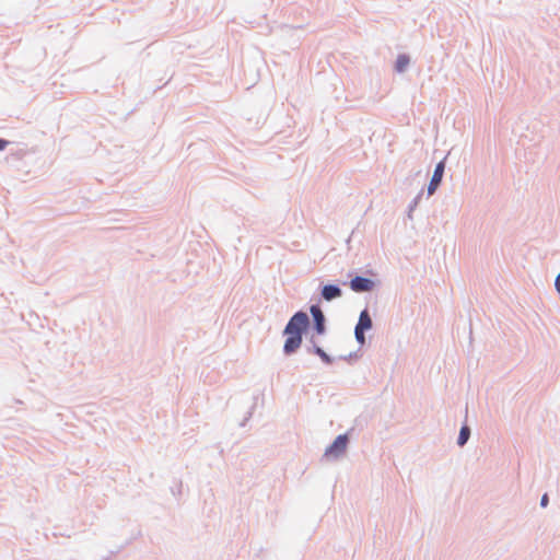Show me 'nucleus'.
Returning <instances> with one entry per match:
<instances>
[{
	"mask_svg": "<svg viewBox=\"0 0 560 560\" xmlns=\"http://www.w3.org/2000/svg\"><path fill=\"white\" fill-rule=\"evenodd\" d=\"M310 325L308 315L302 311L295 313L288 322L283 335L287 339L283 345V352L290 355L298 351L302 343V334Z\"/></svg>",
	"mask_w": 560,
	"mask_h": 560,
	"instance_id": "nucleus-1",
	"label": "nucleus"
},
{
	"mask_svg": "<svg viewBox=\"0 0 560 560\" xmlns=\"http://www.w3.org/2000/svg\"><path fill=\"white\" fill-rule=\"evenodd\" d=\"M348 443L349 439L347 434L338 435L334 442L325 450L324 457L329 460H337L341 458L347 451Z\"/></svg>",
	"mask_w": 560,
	"mask_h": 560,
	"instance_id": "nucleus-2",
	"label": "nucleus"
},
{
	"mask_svg": "<svg viewBox=\"0 0 560 560\" xmlns=\"http://www.w3.org/2000/svg\"><path fill=\"white\" fill-rule=\"evenodd\" d=\"M444 171H445V159L442 160L441 162H439L434 168V172H433V175L431 177V180L428 185V196H432L435 194V191L438 190L439 186L441 185L442 183V178H443V175H444Z\"/></svg>",
	"mask_w": 560,
	"mask_h": 560,
	"instance_id": "nucleus-3",
	"label": "nucleus"
},
{
	"mask_svg": "<svg viewBox=\"0 0 560 560\" xmlns=\"http://www.w3.org/2000/svg\"><path fill=\"white\" fill-rule=\"evenodd\" d=\"M375 288V282L371 279L357 276L350 281V289L354 292H371Z\"/></svg>",
	"mask_w": 560,
	"mask_h": 560,
	"instance_id": "nucleus-4",
	"label": "nucleus"
},
{
	"mask_svg": "<svg viewBox=\"0 0 560 560\" xmlns=\"http://www.w3.org/2000/svg\"><path fill=\"white\" fill-rule=\"evenodd\" d=\"M310 312L314 319V329L318 335L326 332L325 315L318 305H312Z\"/></svg>",
	"mask_w": 560,
	"mask_h": 560,
	"instance_id": "nucleus-5",
	"label": "nucleus"
},
{
	"mask_svg": "<svg viewBox=\"0 0 560 560\" xmlns=\"http://www.w3.org/2000/svg\"><path fill=\"white\" fill-rule=\"evenodd\" d=\"M342 295V291L338 285L335 284H326L322 289V298L325 301H332L339 299Z\"/></svg>",
	"mask_w": 560,
	"mask_h": 560,
	"instance_id": "nucleus-6",
	"label": "nucleus"
},
{
	"mask_svg": "<svg viewBox=\"0 0 560 560\" xmlns=\"http://www.w3.org/2000/svg\"><path fill=\"white\" fill-rule=\"evenodd\" d=\"M372 318L368 312V310H363L361 313H360V316H359V320L355 325V328L360 329V330H363V331H366V330H370L372 328Z\"/></svg>",
	"mask_w": 560,
	"mask_h": 560,
	"instance_id": "nucleus-7",
	"label": "nucleus"
},
{
	"mask_svg": "<svg viewBox=\"0 0 560 560\" xmlns=\"http://www.w3.org/2000/svg\"><path fill=\"white\" fill-rule=\"evenodd\" d=\"M410 63V58L406 54L398 55L396 62H395V70L399 73H402L407 70L408 66Z\"/></svg>",
	"mask_w": 560,
	"mask_h": 560,
	"instance_id": "nucleus-8",
	"label": "nucleus"
},
{
	"mask_svg": "<svg viewBox=\"0 0 560 560\" xmlns=\"http://www.w3.org/2000/svg\"><path fill=\"white\" fill-rule=\"evenodd\" d=\"M470 436V429L467 425L462 427L457 439V444L464 446Z\"/></svg>",
	"mask_w": 560,
	"mask_h": 560,
	"instance_id": "nucleus-9",
	"label": "nucleus"
},
{
	"mask_svg": "<svg viewBox=\"0 0 560 560\" xmlns=\"http://www.w3.org/2000/svg\"><path fill=\"white\" fill-rule=\"evenodd\" d=\"M313 352L317 354L325 363L330 364L332 359L318 346H313Z\"/></svg>",
	"mask_w": 560,
	"mask_h": 560,
	"instance_id": "nucleus-10",
	"label": "nucleus"
},
{
	"mask_svg": "<svg viewBox=\"0 0 560 560\" xmlns=\"http://www.w3.org/2000/svg\"><path fill=\"white\" fill-rule=\"evenodd\" d=\"M421 195H422V191L420 194H418V196L412 200V202L409 205V208H408V218L409 219H412V212L415 211V209L417 208L419 201H420V198H421Z\"/></svg>",
	"mask_w": 560,
	"mask_h": 560,
	"instance_id": "nucleus-11",
	"label": "nucleus"
},
{
	"mask_svg": "<svg viewBox=\"0 0 560 560\" xmlns=\"http://www.w3.org/2000/svg\"><path fill=\"white\" fill-rule=\"evenodd\" d=\"M354 337H355V340L358 341V343H360V345H364L365 343V336H364V331L363 330L354 328Z\"/></svg>",
	"mask_w": 560,
	"mask_h": 560,
	"instance_id": "nucleus-12",
	"label": "nucleus"
},
{
	"mask_svg": "<svg viewBox=\"0 0 560 560\" xmlns=\"http://www.w3.org/2000/svg\"><path fill=\"white\" fill-rule=\"evenodd\" d=\"M555 288L557 290V292L560 294V272L558 273V276L556 277V280H555Z\"/></svg>",
	"mask_w": 560,
	"mask_h": 560,
	"instance_id": "nucleus-13",
	"label": "nucleus"
},
{
	"mask_svg": "<svg viewBox=\"0 0 560 560\" xmlns=\"http://www.w3.org/2000/svg\"><path fill=\"white\" fill-rule=\"evenodd\" d=\"M547 504H548V497H547V494H544L541 500H540V505L542 508H545V506H547Z\"/></svg>",
	"mask_w": 560,
	"mask_h": 560,
	"instance_id": "nucleus-14",
	"label": "nucleus"
},
{
	"mask_svg": "<svg viewBox=\"0 0 560 560\" xmlns=\"http://www.w3.org/2000/svg\"><path fill=\"white\" fill-rule=\"evenodd\" d=\"M7 145H8V141L0 139V151L5 149Z\"/></svg>",
	"mask_w": 560,
	"mask_h": 560,
	"instance_id": "nucleus-15",
	"label": "nucleus"
}]
</instances>
